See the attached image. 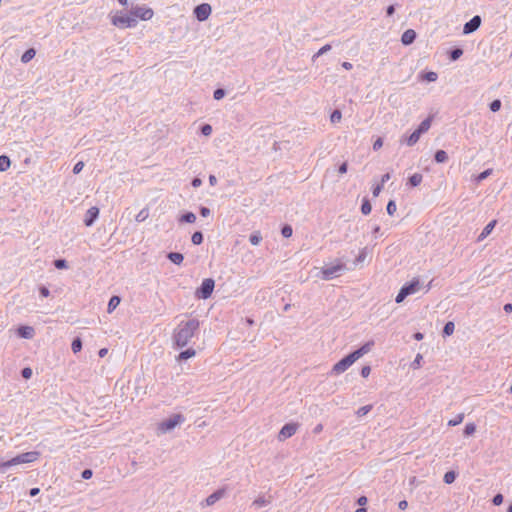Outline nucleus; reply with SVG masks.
Wrapping results in <instances>:
<instances>
[{"instance_id": "ea45409f", "label": "nucleus", "mask_w": 512, "mask_h": 512, "mask_svg": "<svg viewBox=\"0 0 512 512\" xmlns=\"http://www.w3.org/2000/svg\"><path fill=\"white\" fill-rule=\"evenodd\" d=\"M464 420V414L460 413L458 414L454 419H451L448 421L449 426H457Z\"/></svg>"}, {"instance_id": "338daca9", "label": "nucleus", "mask_w": 512, "mask_h": 512, "mask_svg": "<svg viewBox=\"0 0 512 512\" xmlns=\"http://www.w3.org/2000/svg\"><path fill=\"white\" fill-rule=\"evenodd\" d=\"M202 184V180L198 177H195L192 182H191V185L194 187V188H197L199 186H201Z\"/></svg>"}, {"instance_id": "0e129e2a", "label": "nucleus", "mask_w": 512, "mask_h": 512, "mask_svg": "<svg viewBox=\"0 0 512 512\" xmlns=\"http://www.w3.org/2000/svg\"><path fill=\"white\" fill-rule=\"evenodd\" d=\"M347 169H348V164H347V162H343V163L339 166L338 171H339V173H340V174H344V173H346V172H347Z\"/></svg>"}, {"instance_id": "c756f323", "label": "nucleus", "mask_w": 512, "mask_h": 512, "mask_svg": "<svg viewBox=\"0 0 512 512\" xmlns=\"http://www.w3.org/2000/svg\"><path fill=\"white\" fill-rule=\"evenodd\" d=\"M204 240L203 234L200 231H196L192 234L191 241L194 245L202 244Z\"/></svg>"}, {"instance_id": "72a5a7b5", "label": "nucleus", "mask_w": 512, "mask_h": 512, "mask_svg": "<svg viewBox=\"0 0 512 512\" xmlns=\"http://www.w3.org/2000/svg\"><path fill=\"white\" fill-rule=\"evenodd\" d=\"M372 210V206L370 204V201L367 198L363 199L362 205H361V212L364 215H368Z\"/></svg>"}, {"instance_id": "9b49d317", "label": "nucleus", "mask_w": 512, "mask_h": 512, "mask_svg": "<svg viewBox=\"0 0 512 512\" xmlns=\"http://www.w3.org/2000/svg\"><path fill=\"white\" fill-rule=\"evenodd\" d=\"M211 6L208 3H202L194 8V15L198 21H205L211 14Z\"/></svg>"}, {"instance_id": "13d9d810", "label": "nucleus", "mask_w": 512, "mask_h": 512, "mask_svg": "<svg viewBox=\"0 0 512 512\" xmlns=\"http://www.w3.org/2000/svg\"><path fill=\"white\" fill-rule=\"evenodd\" d=\"M93 472L91 469H84L81 473L83 479L88 480L92 477Z\"/></svg>"}, {"instance_id": "b1692460", "label": "nucleus", "mask_w": 512, "mask_h": 512, "mask_svg": "<svg viewBox=\"0 0 512 512\" xmlns=\"http://www.w3.org/2000/svg\"><path fill=\"white\" fill-rule=\"evenodd\" d=\"M35 55H36L35 49L34 48H29L21 56V61L23 63H28L29 61H31L35 57Z\"/></svg>"}, {"instance_id": "aec40b11", "label": "nucleus", "mask_w": 512, "mask_h": 512, "mask_svg": "<svg viewBox=\"0 0 512 512\" xmlns=\"http://www.w3.org/2000/svg\"><path fill=\"white\" fill-rule=\"evenodd\" d=\"M431 123H432V117H427L420 123V125L418 126L416 131L419 132L421 135L426 133L430 129Z\"/></svg>"}, {"instance_id": "f8f14e48", "label": "nucleus", "mask_w": 512, "mask_h": 512, "mask_svg": "<svg viewBox=\"0 0 512 512\" xmlns=\"http://www.w3.org/2000/svg\"><path fill=\"white\" fill-rule=\"evenodd\" d=\"M298 427H299L298 423H287V424H285L281 428V430H280V432L278 434V439L280 441H284L287 438L292 437L296 433Z\"/></svg>"}, {"instance_id": "de8ad7c7", "label": "nucleus", "mask_w": 512, "mask_h": 512, "mask_svg": "<svg viewBox=\"0 0 512 512\" xmlns=\"http://www.w3.org/2000/svg\"><path fill=\"white\" fill-rule=\"evenodd\" d=\"M489 108L492 112H497L500 110L501 108V101L499 99H495L493 100L490 105H489Z\"/></svg>"}, {"instance_id": "e2e57ef3", "label": "nucleus", "mask_w": 512, "mask_h": 512, "mask_svg": "<svg viewBox=\"0 0 512 512\" xmlns=\"http://www.w3.org/2000/svg\"><path fill=\"white\" fill-rule=\"evenodd\" d=\"M200 215L202 217H208L210 215V209L204 206L200 207Z\"/></svg>"}, {"instance_id": "4468645a", "label": "nucleus", "mask_w": 512, "mask_h": 512, "mask_svg": "<svg viewBox=\"0 0 512 512\" xmlns=\"http://www.w3.org/2000/svg\"><path fill=\"white\" fill-rule=\"evenodd\" d=\"M98 216H99V208H97L96 206L90 207L85 214L84 224L87 227L92 226L94 224V222L96 221V219L98 218Z\"/></svg>"}, {"instance_id": "bb28decb", "label": "nucleus", "mask_w": 512, "mask_h": 512, "mask_svg": "<svg viewBox=\"0 0 512 512\" xmlns=\"http://www.w3.org/2000/svg\"><path fill=\"white\" fill-rule=\"evenodd\" d=\"M434 159L437 163H445L448 160V154L444 150H437Z\"/></svg>"}, {"instance_id": "0eeeda50", "label": "nucleus", "mask_w": 512, "mask_h": 512, "mask_svg": "<svg viewBox=\"0 0 512 512\" xmlns=\"http://www.w3.org/2000/svg\"><path fill=\"white\" fill-rule=\"evenodd\" d=\"M215 287V281L212 278H206L202 281L199 288L195 292L198 299H208L211 297Z\"/></svg>"}, {"instance_id": "a211bd4d", "label": "nucleus", "mask_w": 512, "mask_h": 512, "mask_svg": "<svg viewBox=\"0 0 512 512\" xmlns=\"http://www.w3.org/2000/svg\"><path fill=\"white\" fill-rule=\"evenodd\" d=\"M34 333V328L31 326H21L18 328V335L25 339H31Z\"/></svg>"}, {"instance_id": "7c9ffc66", "label": "nucleus", "mask_w": 512, "mask_h": 512, "mask_svg": "<svg viewBox=\"0 0 512 512\" xmlns=\"http://www.w3.org/2000/svg\"><path fill=\"white\" fill-rule=\"evenodd\" d=\"M455 325L452 321H448L443 328V336H450L453 334Z\"/></svg>"}, {"instance_id": "1a4fd4ad", "label": "nucleus", "mask_w": 512, "mask_h": 512, "mask_svg": "<svg viewBox=\"0 0 512 512\" xmlns=\"http://www.w3.org/2000/svg\"><path fill=\"white\" fill-rule=\"evenodd\" d=\"M130 14L136 20H137V18H139L141 20L146 21V20H150L153 17L154 12L151 8H148L146 6H135V7L131 8Z\"/></svg>"}, {"instance_id": "5701e85b", "label": "nucleus", "mask_w": 512, "mask_h": 512, "mask_svg": "<svg viewBox=\"0 0 512 512\" xmlns=\"http://www.w3.org/2000/svg\"><path fill=\"white\" fill-rule=\"evenodd\" d=\"M195 354H196V351L193 348H188V349L180 352V354L178 355L177 359L179 361L187 360L189 358L194 357Z\"/></svg>"}, {"instance_id": "cd10ccee", "label": "nucleus", "mask_w": 512, "mask_h": 512, "mask_svg": "<svg viewBox=\"0 0 512 512\" xmlns=\"http://www.w3.org/2000/svg\"><path fill=\"white\" fill-rule=\"evenodd\" d=\"M179 221L184 223H194L196 221V215L193 212H186L180 217Z\"/></svg>"}, {"instance_id": "4d7b16f0", "label": "nucleus", "mask_w": 512, "mask_h": 512, "mask_svg": "<svg viewBox=\"0 0 512 512\" xmlns=\"http://www.w3.org/2000/svg\"><path fill=\"white\" fill-rule=\"evenodd\" d=\"M84 167V163L82 161L77 162L73 167V173L78 174Z\"/></svg>"}, {"instance_id": "09e8293b", "label": "nucleus", "mask_w": 512, "mask_h": 512, "mask_svg": "<svg viewBox=\"0 0 512 512\" xmlns=\"http://www.w3.org/2000/svg\"><path fill=\"white\" fill-rule=\"evenodd\" d=\"M342 118V114L339 110H334L330 116V120L332 123L339 122Z\"/></svg>"}, {"instance_id": "393cba45", "label": "nucleus", "mask_w": 512, "mask_h": 512, "mask_svg": "<svg viewBox=\"0 0 512 512\" xmlns=\"http://www.w3.org/2000/svg\"><path fill=\"white\" fill-rule=\"evenodd\" d=\"M11 166V160L6 155L0 156V172L7 171Z\"/></svg>"}, {"instance_id": "7ed1b4c3", "label": "nucleus", "mask_w": 512, "mask_h": 512, "mask_svg": "<svg viewBox=\"0 0 512 512\" xmlns=\"http://www.w3.org/2000/svg\"><path fill=\"white\" fill-rule=\"evenodd\" d=\"M40 456V453L38 451H30L25 452L22 454L17 455L16 457L12 458L11 460H8L6 462H3L0 464V469L5 470L9 467L22 464V463H32L36 461Z\"/></svg>"}, {"instance_id": "4be33fe9", "label": "nucleus", "mask_w": 512, "mask_h": 512, "mask_svg": "<svg viewBox=\"0 0 512 512\" xmlns=\"http://www.w3.org/2000/svg\"><path fill=\"white\" fill-rule=\"evenodd\" d=\"M121 302V298L119 296H112L109 300V303H108V307H107V312L108 313H111L113 312L116 307L120 304Z\"/></svg>"}, {"instance_id": "5fc2aeb1", "label": "nucleus", "mask_w": 512, "mask_h": 512, "mask_svg": "<svg viewBox=\"0 0 512 512\" xmlns=\"http://www.w3.org/2000/svg\"><path fill=\"white\" fill-rule=\"evenodd\" d=\"M21 376L24 378V379H29L31 378L32 376V369L29 368V367H25L22 369L21 371Z\"/></svg>"}, {"instance_id": "dca6fc26", "label": "nucleus", "mask_w": 512, "mask_h": 512, "mask_svg": "<svg viewBox=\"0 0 512 512\" xmlns=\"http://www.w3.org/2000/svg\"><path fill=\"white\" fill-rule=\"evenodd\" d=\"M416 32L413 29H407L401 36V42L403 45H410L416 39Z\"/></svg>"}, {"instance_id": "a18cd8bd", "label": "nucleus", "mask_w": 512, "mask_h": 512, "mask_svg": "<svg viewBox=\"0 0 512 512\" xmlns=\"http://www.w3.org/2000/svg\"><path fill=\"white\" fill-rule=\"evenodd\" d=\"M367 257V248H363L360 250L358 256L356 257L355 259V263L358 264V263H361L363 262Z\"/></svg>"}, {"instance_id": "052dcab7", "label": "nucleus", "mask_w": 512, "mask_h": 512, "mask_svg": "<svg viewBox=\"0 0 512 512\" xmlns=\"http://www.w3.org/2000/svg\"><path fill=\"white\" fill-rule=\"evenodd\" d=\"M371 373L370 366H363L361 369V376L367 378Z\"/></svg>"}, {"instance_id": "2eb2a0df", "label": "nucleus", "mask_w": 512, "mask_h": 512, "mask_svg": "<svg viewBox=\"0 0 512 512\" xmlns=\"http://www.w3.org/2000/svg\"><path fill=\"white\" fill-rule=\"evenodd\" d=\"M420 280L418 278H413L410 282L404 284L401 288L408 295L415 294L420 289Z\"/></svg>"}, {"instance_id": "f03ea898", "label": "nucleus", "mask_w": 512, "mask_h": 512, "mask_svg": "<svg viewBox=\"0 0 512 512\" xmlns=\"http://www.w3.org/2000/svg\"><path fill=\"white\" fill-rule=\"evenodd\" d=\"M374 344V341L370 340L366 342L364 345H362L360 348L356 349L355 351L351 352L350 354L342 358L340 361L334 364L331 373L339 375L345 372L355 361H357L359 358L370 352Z\"/></svg>"}, {"instance_id": "423d86ee", "label": "nucleus", "mask_w": 512, "mask_h": 512, "mask_svg": "<svg viewBox=\"0 0 512 512\" xmlns=\"http://www.w3.org/2000/svg\"><path fill=\"white\" fill-rule=\"evenodd\" d=\"M184 421H185V417L182 414H180V413L174 414L171 417H169L168 419L159 423L158 430L161 433H167V432L173 430L177 425L183 423Z\"/></svg>"}, {"instance_id": "49530a36", "label": "nucleus", "mask_w": 512, "mask_h": 512, "mask_svg": "<svg viewBox=\"0 0 512 512\" xmlns=\"http://www.w3.org/2000/svg\"><path fill=\"white\" fill-rule=\"evenodd\" d=\"M54 266L57 269H66V268H68V263L65 259H56L54 261Z\"/></svg>"}, {"instance_id": "473e14b6", "label": "nucleus", "mask_w": 512, "mask_h": 512, "mask_svg": "<svg viewBox=\"0 0 512 512\" xmlns=\"http://www.w3.org/2000/svg\"><path fill=\"white\" fill-rule=\"evenodd\" d=\"M456 477H457V474L455 471H448L445 473V475L443 477V481L446 484H451L455 481Z\"/></svg>"}, {"instance_id": "680f3d73", "label": "nucleus", "mask_w": 512, "mask_h": 512, "mask_svg": "<svg viewBox=\"0 0 512 512\" xmlns=\"http://www.w3.org/2000/svg\"><path fill=\"white\" fill-rule=\"evenodd\" d=\"M39 293L42 297H48L50 295V291L46 286H41L39 288Z\"/></svg>"}, {"instance_id": "f3484780", "label": "nucleus", "mask_w": 512, "mask_h": 512, "mask_svg": "<svg viewBox=\"0 0 512 512\" xmlns=\"http://www.w3.org/2000/svg\"><path fill=\"white\" fill-rule=\"evenodd\" d=\"M497 224V221L496 220H492L490 221L485 227L484 229L482 230V232L479 234L478 238H477V241L478 242H481L483 241L486 237H488L491 232L493 231V229L495 228Z\"/></svg>"}, {"instance_id": "a19ab883", "label": "nucleus", "mask_w": 512, "mask_h": 512, "mask_svg": "<svg viewBox=\"0 0 512 512\" xmlns=\"http://www.w3.org/2000/svg\"><path fill=\"white\" fill-rule=\"evenodd\" d=\"M330 50H331V45H330V44H326V45H324L323 47H321V48L318 50V52H317L316 54H314V55H313L312 60L314 61V60H315V58H317V57H319V56H321V55H323V54L327 53V52H328V51H330Z\"/></svg>"}, {"instance_id": "f704fd0d", "label": "nucleus", "mask_w": 512, "mask_h": 512, "mask_svg": "<svg viewBox=\"0 0 512 512\" xmlns=\"http://www.w3.org/2000/svg\"><path fill=\"white\" fill-rule=\"evenodd\" d=\"M71 349L74 353H78L82 349V341L79 337H76L71 344Z\"/></svg>"}, {"instance_id": "58836bf2", "label": "nucleus", "mask_w": 512, "mask_h": 512, "mask_svg": "<svg viewBox=\"0 0 512 512\" xmlns=\"http://www.w3.org/2000/svg\"><path fill=\"white\" fill-rule=\"evenodd\" d=\"M372 409V405H365V406H362L360 407L357 411H356V415L358 417H362V416H365L366 414H368Z\"/></svg>"}, {"instance_id": "79ce46f5", "label": "nucleus", "mask_w": 512, "mask_h": 512, "mask_svg": "<svg viewBox=\"0 0 512 512\" xmlns=\"http://www.w3.org/2000/svg\"><path fill=\"white\" fill-rule=\"evenodd\" d=\"M492 171H493L492 169L484 170L483 172H481L480 174L477 175L476 181L481 182V181L485 180L488 176H490L492 174Z\"/></svg>"}, {"instance_id": "69168bd1", "label": "nucleus", "mask_w": 512, "mask_h": 512, "mask_svg": "<svg viewBox=\"0 0 512 512\" xmlns=\"http://www.w3.org/2000/svg\"><path fill=\"white\" fill-rule=\"evenodd\" d=\"M382 145H383V140H382L381 138H378V139L374 142V144H373V149H374V150H378V149H380V148L382 147Z\"/></svg>"}, {"instance_id": "6e6d98bb", "label": "nucleus", "mask_w": 512, "mask_h": 512, "mask_svg": "<svg viewBox=\"0 0 512 512\" xmlns=\"http://www.w3.org/2000/svg\"><path fill=\"white\" fill-rule=\"evenodd\" d=\"M503 502V495L498 493L496 494L493 499H492V503L495 505V506H499L500 504H502Z\"/></svg>"}, {"instance_id": "2f4dec72", "label": "nucleus", "mask_w": 512, "mask_h": 512, "mask_svg": "<svg viewBox=\"0 0 512 512\" xmlns=\"http://www.w3.org/2000/svg\"><path fill=\"white\" fill-rule=\"evenodd\" d=\"M463 55V50L461 48H454L449 52V58L452 61L458 60Z\"/></svg>"}, {"instance_id": "e433bc0d", "label": "nucleus", "mask_w": 512, "mask_h": 512, "mask_svg": "<svg viewBox=\"0 0 512 512\" xmlns=\"http://www.w3.org/2000/svg\"><path fill=\"white\" fill-rule=\"evenodd\" d=\"M476 431V425L474 423H467L464 428V436H471Z\"/></svg>"}, {"instance_id": "6e6552de", "label": "nucleus", "mask_w": 512, "mask_h": 512, "mask_svg": "<svg viewBox=\"0 0 512 512\" xmlns=\"http://www.w3.org/2000/svg\"><path fill=\"white\" fill-rule=\"evenodd\" d=\"M228 492V486H223L217 489L215 492L210 494L204 501L200 503L201 507H208L214 505L217 501L221 500L226 496Z\"/></svg>"}, {"instance_id": "864d4df0", "label": "nucleus", "mask_w": 512, "mask_h": 512, "mask_svg": "<svg viewBox=\"0 0 512 512\" xmlns=\"http://www.w3.org/2000/svg\"><path fill=\"white\" fill-rule=\"evenodd\" d=\"M423 359L422 355L421 354H417L416 358L414 359V361L412 362L411 364V367L413 369H417L420 367L421 365V360Z\"/></svg>"}, {"instance_id": "8fccbe9b", "label": "nucleus", "mask_w": 512, "mask_h": 512, "mask_svg": "<svg viewBox=\"0 0 512 512\" xmlns=\"http://www.w3.org/2000/svg\"><path fill=\"white\" fill-rule=\"evenodd\" d=\"M226 92L222 88H218L213 93V98L215 100H221L225 96Z\"/></svg>"}, {"instance_id": "f257e3e1", "label": "nucleus", "mask_w": 512, "mask_h": 512, "mask_svg": "<svg viewBox=\"0 0 512 512\" xmlns=\"http://www.w3.org/2000/svg\"><path fill=\"white\" fill-rule=\"evenodd\" d=\"M199 321L190 319L181 321L173 332V342L178 348L185 347L199 329Z\"/></svg>"}, {"instance_id": "c85d7f7f", "label": "nucleus", "mask_w": 512, "mask_h": 512, "mask_svg": "<svg viewBox=\"0 0 512 512\" xmlns=\"http://www.w3.org/2000/svg\"><path fill=\"white\" fill-rule=\"evenodd\" d=\"M261 240H262V236L259 231L253 232L249 237L250 243L254 246L258 245L261 242Z\"/></svg>"}, {"instance_id": "bf43d9fd", "label": "nucleus", "mask_w": 512, "mask_h": 512, "mask_svg": "<svg viewBox=\"0 0 512 512\" xmlns=\"http://www.w3.org/2000/svg\"><path fill=\"white\" fill-rule=\"evenodd\" d=\"M382 189H383L382 184H377L376 186H374L372 189L373 196L377 197L380 194V192L382 191Z\"/></svg>"}, {"instance_id": "37998d69", "label": "nucleus", "mask_w": 512, "mask_h": 512, "mask_svg": "<svg viewBox=\"0 0 512 512\" xmlns=\"http://www.w3.org/2000/svg\"><path fill=\"white\" fill-rule=\"evenodd\" d=\"M293 230L290 225H284L281 229V234L285 238H289L292 236Z\"/></svg>"}, {"instance_id": "774afa93", "label": "nucleus", "mask_w": 512, "mask_h": 512, "mask_svg": "<svg viewBox=\"0 0 512 512\" xmlns=\"http://www.w3.org/2000/svg\"><path fill=\"white\" fill-rule=\"evenodd\" d=\"M395 13V6L389 5L386 9L387 16H392Z\"/></svg>"}, {"instance_id": "a878e982", "label": "nucleus", "mask_w": 512, "mask_h": 512, "mask_svg": "<svg viewBox=\"0 0 512 512\" xmlns=\"http://www.w3.org/2000/svg\"><path fill=\"white\" fill-rule=\"evenodd\" d=\"M422 179H423L422 174H420V173H414L412 176H410V177H409V179H408V183H409L412 187H417L418 185H420V184H421Z\"/></svg>"}, {"instance_id": "c9c22d12", "label": "nucleus", "mask_w": 512, "mask_h": 512, "mask_svg": "<svg viewBox=\"0 0 512 512\" xmlns=\"http://www.w3.org/2000/svg\"><path fill=\"white\" fill-rule=\"evenodd\" d=\"M149 216V211L147 208H143L140 210V212L136 215L135 220L137 222H143L145 221Z\"/></svg>"}, {"instance_id": "c03bdc74", "label": "nucleus", "mask_w": 512, "mask_h": 512, "mask_svg": "<svg viewBox=\"0 0 512 512\" xmlns=\"http://www.w3.org/2000/svg\"><path fill=\"white\" fill-rule=\"evenodd\" d=\"M397 209V206H396V203L394 200H390L387 204V207H386V210H387V213L392 216L394 215L395 211Z\"/></svg>"}, {"instance_id": "ddd939ff", "label": "nucleus", "mask_w": 512, "mask_h": 512, "mask_svg": "<svg viewBox=\"0 0 512 512\" xmlns=\"http://www.w3.org/2000/svg\"><path fill=\"white\" fill-rule=\"evenodd\" d=\"M482 19L479 15L473 16L468 22L464 24L463 34L468 35L475 32L481 25Z\"/></svg>"}, {"instance_id": "20e7f679", "label": "nucleus", "mask_w": 512, "mask_h": 512, "mask_svg": "<svg viewBox=\"0 0 512 512\" xmlns=\"http://www.w3.org/2000/svg\"><path fill=\"white\" fill-rule=\"evenodd\" d=\"M111 22L114 26L120 29L134 28L138 24V21L134 17H132L130 13L127 14L122 11L116 12L111 17Z\"/></svg>"}, {"instance_id": "603ef678", "label": "nucleus", "mask_w": 512, "mask_h": 512, "mask_svg": "<svg viewBox=\"0 0 512 512\" xmlns=\"http://www.w3.org/2000/svg\"><path fill=\"white\" fill-rule=\"evenodd\" d=\"M201 133L204 135V136H210L211 133H212V127L211 125L209 124H204L202 127H201Z\"/></svg>"}, {"instance_id": "9d476101", "label": "nucleus", "mask_w": 512, "mask_h": 512, "mask_svg": "<svg viewBox=\"0 0 512 512\" xmlns=\"http://www.w3.org/2000/svg\"><path fill=\"white\" fill-rule=\"evenodd\" d=\"M272 503V496H266L264 493H260L258 497L251 503L250 510L251 512H256L260 508H264L269 506Z\"/></svg>"}, {"instance_id": "4c0bfd02", "label": "nucleus", "mask_w": 512, "mask_h": 512, "mask_svg": "<svg viewBox=\"0 0 512 512\" xmlns=\"http://www.w3.org/2000/svg\"><path fill=\"white\" fill-rule=\"evenodd\" d=\"M438 78V75L436 72L429 71L422 75V79L428 81V82H435Z\"/></svg>"}, {"instance_id": "6ab92c4d", "label": "nucleus", "mask_w": 512, "mask_h": 512, "mask_svg": "<svg viewBox=\"0 0 512 512\" xmlns=\"http://www.w3.org/2000/svg\"><path fill=\"white\" fill-rule=\"evenodd\" d=\"M167 258L176 265H181L184 260L183 254L179 252H169Z\"/></svg>"}, {"instance_id": "3c124183", "label": "nucleus", "mask_w": 512, "mask_h": 512, "mask_svg": "<svg viewBox=\"0 0 512 512\" xmlns=\"http://www.w3.org/2000/svg\"><path fill=\"white\" fill-rule=\"evenodd\" d=\"M406 297H408V295L401 288L395 298V302L398 304L402 303L406 299Z\"/></svg>"}, {"instance_id": "39448f33", "label": "nucleus", "mask_w": 512, "mask_h": 512, "mask_svg": "<svg viewBox=\"0 0 512 512\" xmlns=\"http://www.w3.org/2000/svg\"><path fill=\"white\" fill-rule=\"evenodd\" d=\"M345 269V264L340 260H337L335 264L323 267L320 270L318 276L323 280H331L339 276Z\"/></svg>"}, {"instance_id": "412c9836", "label": "nucleus", "mask_w": 512, "mask_h": 512, "mask_svg": "<svg viewBox=\"0 0 512 512\" xmlns=\"http://www.w3.org/2000/svg\"><path fill=\"white\" fill-rule=\"evenodd\" d=\"M421 134L416 130L404 139L408 146H414L420 139Z\"/></svg>"}]
</instances>
